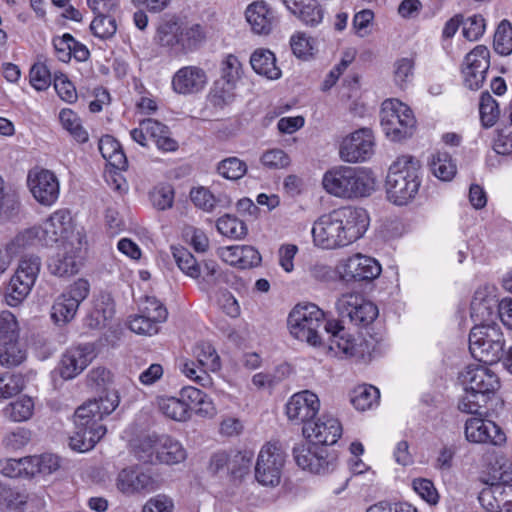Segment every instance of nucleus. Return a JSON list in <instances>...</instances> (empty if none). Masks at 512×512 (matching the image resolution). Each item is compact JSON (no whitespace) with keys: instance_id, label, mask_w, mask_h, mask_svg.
Returning a JSON list of instances; mask_svg holds the SVG:
<instances>
[{"instance_id":"nucleus-60","label":"nucleus","mask_w":512,"mask_h":512,"mask_svg":"<svg viewBox=\"0 0 512 512\" xmlns=\"http://www.w3.org/2000/svg\"><path fill=\"white\" fill-rule=\"evenodd\" d=\"M53 83L57 94L62 100L69 103H73L77 100L76 89L73 83L67 78L65 74H55Z\"/></svg>"},{"instance_id":"nucleus-11","label":"nucleus","mask_w":512,"mask_h":512,"mask_svg":"<svg viewBox=\"0 0 512 512\" xmlns=\"http://www.w3.org/2000/svg\"><path fill=\"white\" fill-rule=\"evenodd\" d=\"M285 457L284 451L277 443L265 444L258 454L255 465V477L257 481L266 486L278 485L280 483Z\"/></svg>"},{"instance_id":"nucleus-14","label":"nucleus","mask_w":512,"mask_h":512,"mask_svg":"<svg viewBox=\"0 0 512 512\" xmlns=\"http://www.w3.org/2000/svg\"><path fill=\"white\" fill-rule=\"evenodd\" d=\"M489 67V49L484 45L476 46L465 56L464 66L462 68L465 86L470 90L480 89Z\"/></svg>"},{"instance_id":"nucleus-21","label":"nucleus","mask_w":512,"mask_h":512,"mask_svg":"<svg viewBox=\"0 0 512 512\" xmlns=\"http://www.w3.org/2000/svg\"><path fill=\"white\" fill-rule=\"evenodd\" d=\"M93 359V347L89 344L71 347L66 350L60 360L58 370L65 379H73L80 374Z\"/></svg>"},{"instance_id":"nucleus-54","label":"nucleus","mask_w":512,"mask_h":512,"mask_svg":"<svg viewBox=\"0 0 512 512\" xmlns=\"http://www.w3.org/2000/svg\"><path fill=\"white\" fill-rule=\"evenodd\" d=\"M30 84L38 91L46 90L51 82L50 69L45 62H36L29 72Z\"/></svg>"},{"instance_id":"nucleus-3","label":"nucleus","mask_w":512,"mask_h":512,"mask_svg":"<svg viewBox=\"0 0 512 512\" xmlns=\"http://www.w3.org/2000/svg\"><path fill=\"white\" fill-rule=\"evenodd\" d=\"M420 164L412 156H401L390 166L386 177V193L390 202L395 205L408 204L420 187Z\"/></svg>"},{"instance_id":"nucleus-35","label":"nucleus","mask_w":512,"mask_h":512,"mask_svg":"<svg viewBox=\"0 0 512 512\" xmlns=\"http://www.w3.org/2000/svg\"><path fill=\"white\" fill-rule=\"evenodd\" d=\"M171 252L176 265L185 275L193 279L200 277L201 265L188 249L182 246H171Z\"/></svg>"},{"instance_id":"nucleus-50","label":"nucleus","mask_w":512,"mask_h":512,"mask_svg":"<svg viewBox=\"0 0 512 512\" xmlns=\"http://www.w3.org/2000/svg\"><path fill=\"white\" fill-rule=\"evenodd\" d=\"M19 338V326L16 317L10 311L0 312V344L16 341Z\"/></svg>"},{"instance_id":"nucleus-23","label":"nucleus","mask_w":512,"mask_h":512,"mask_svg":"<svg viewBox=\"0 0 512 512\" xmlns=\"http://www.w3.org/2000/svg\"><path fill=\"white\" fill-rule=\"evenodd\" d=\"M207 81L204 69L198 66H185L173 75L172 88L178 94H196L205 88Z\"/></svg>"},{"instance_id":"nucleus-7","label":"nucleus","mask_w":512,"mask_h":512,"mask_svg":"<svg viewBox=\"0 0 512 512\" xmlns=\"http://www.w3.org/2000/svg\"><path fill=\"white\" fill-rule=\"evenodd\" d=\"M471 355L483 363H495L504 351L503 333L498 325L474 326L469 334Z\"/></svg>"},{"instance_id":"nucleus-41","label":"nucleus","mask_w":512,"mask_h":512,"mask_svg":"<svg viewBox=\"0 0 512 512\" xmlns=\"http://www.w3.org/2000/svg\"><path fill=\"white\" fill-rule=\"evenodd\" d=\"M59 120L62 127L68 131L73 138L84 143L88 140V133L80 123V119L71 109H62L59 113Z\"/></svg>"},{"instance_id":"nucleus-8","label":"nucleus","mask_w":512,"mask_h":512,"mask_svg":"<svg viewBox=\"0 0 512 512\" xmlns=\"http://www.w3.org/2000/svg\"><path fill=\"white\" fill-rule=\"evenodd\" d=\"M41 268V259L36 255H25L11 277L5 292L6 303L15 307L29 295Z\"/></svg>"},{"instance_id":"nucleus-27","label":"nucleus","mask_w":512,"mask_h":512,"mask_svg":"<svg viewBox=\"0 0 512 512\" xmlns=\"http://www.w3.org/2000/svg\"><path fill=\"white\" fill-rule=\"evenodd\" d=\"M495 307L496 301L493 298L487 297L482 291H476L470 305L474 326L497 325L494 322L498 315Z\"/></svg>"},{"instance_id":"nucleus-4","label":"nucleus","mask_w":512,"mask_h":512,"mask_svg":"<svg viewBox=\"0 0 512 512\" xmlns=\"http://www.w3.org/2000/svg\"><path fill=\"white\" fill-rule=\"evenodd\" d=\"M324 189L336 197L351 199L366 197L374 190L371 173L348 166L327 171L322 180Z\"/></svg>"},{"instance_id":"nucleus-31","label":"nucleus","mask_w":512,"mask_h":512,"mask_svg":"<svg viewBox=\"0 0 512 512\" xmlns=\"http://www.w3.org/2000/svg\"><path fill=\"white\" fill-rule=\"evenodd\" d=\"M70 245L64 244V251L52 256L48 261L49 271L59 277L71 276L78 272L79 263Z\"/></svg>"},{"instance_id":"nucleus-37","label":"nucleus","mask_w":512,"mask_h":512,"mask_svg":"<svg viewBox=\"0 0 512 512\" xmlns=\"http://www.w3.org/2000/svg\"><path fill=\"white\" fill-rule=\"evenodd\" d=\"M193 353L197 363L206 371H217L221 368L220 357L209 342L201 341L197 343Z\"/></svg>"},{"instance_id":"nucleus-2","label":"nucleus","mask_w":512,"mask_h":512,"mask_svg":"<svg viewBox=\"0 0 512 512\" xmlns=\"http://www.w3.org/2000/svg\"><path fill=\"white\" fill-rule=\"evenodd\" d=\"M119 402L116 390H106L98 399L89 400L78 407L74 414L75 431L69 437V446L78 452L91 450L106 434L102 419L110 415Z\"/></svg>"},{"instance_id":"nucleus-25","label":"nucleus","mask_w":512,"mask_h":512,"mask_svg":"<svg viewBox=\"0 0 512 512\" xmlns=\"http://www.w3.org/2000/svg\"><path fill=\"white\" fill-rule=\"evenodd\" d=\"M287 10L304 25L315 27L324 18V9L317 0H281Z\"/></svg>"},{"instance_id":"nucleus-12","label":"nucleus","mask_w":512,"mask_h":512,"mask_svg":"<svg viewBox=\"0 0 512 512\" xmlns=\"http://www.w3.org/2000/svg\"><path fill=\"white\" fill-rule=\"evenodd\" d=\"M339 316L356 326H368L378 316V307L359 294H343L336 302Z\"/></svg>"},{"instance_id":"nucleus-46","label":"nucleus","mask_w":512,"mask_h":512,"mask_svg":"<svg viewBox=\"0 0 512 512\" xmlns=\"http://www.w3.org/2000/svg\"><path fill=\"white\" fill-rule=\"evenodd\" d=\"M494 49L503 56L512 53V26L511 23L504 19L498 25L494 34Z\"/></svg>"},{"instance_id":"nucleus-9","label":"nucleus","mask_w":512,"mask_h":512,"mask_svg":"<svg viewBox=\"0 0 512 512\" xmlns=\"http://www.w3.org/2000/svg\"><path fill=\"white\" fill-rule=\"evenodd\" d=\"M292 452L299 467L315 474L333 471L337 465V454L334 451L320 447L311 440L296 444Z\"/></svg>"},{"instance_id":"nucleus-29","label":"nucleus","mask_w":512,"mask_h":512,"mask_svg":"<svg viewBox=\"0 0 512 512\" xmlns=\"http://www.w3.org/2000/svg\"><path fill=\"white\" fill-rule=\"evenodd\" d=\"M159 434H148L135 439L132 442V450L135 457L148 464L161 463Z\"/></svg>"},{"instance_id":"nucleus-48","label":"nucleus","mask_w":512,"mask_h":512,"mask_svg":"<svg viewBox=\"0 0 512 512\" xmlns=\"http://www.w3.org/2000/svg\"><path fill=\"white\" fill-rule=\"evenodd\" d=\"M234 84L216 81L212 91L209 94L210 103L216 108H224L230 105L234 98Z\"/></svg>"},{"instance_id":"nucleus-55","label":"nucleus","mask_w":512,"mask_h":512,"mask_svg":"<svg viewBox=\"0 0 512 512\" xmlns=\"http://www.w3.org/2000/svg\"><path fill=\"white\" fill-rule=\"evenodd\" d=\"M140 312L144 314V317L150 318L157 323L166 320L168 312L166 307L153 296H146L141 304Z\"/></svg>"},{"instance_id":"nucleus-6","label":"nucleus","mask_w":512,"mask_h":512,"mask_svg":"<svg viewBox=\"0 0 512 512\" xmlns=\"http://www.w3.org/2000/svg\"><path fill=\"white\" fill-rule=\"evenodd\" d=\"M380 124L386 137L395 142L410 138L416 129L412 110L397 99H387L382 103Z\"/></svg>"},{"instance_id":"nucleus-24","label":"nucleus","mask_w":512,"mask_h":512,"mask_svg":"<svg viewBox=\"0 0 512 512\" xmlns=\"http://www.w3.org/2000/svg\"><path fill=\"white\" fill-rule=\"evenodd\" d=\"M381 273L380 264L371 257L355 254L349 257L343 267L342 278L350 281H370Z\"/></svg>"},{"instance_id":"nucleus-10","label":"nucleus","mask_w":512,"mask_h":512,"mask_svg":"<svg viewBox=\"0 0 512 512\" xmlns=\"http://www.w3.org/2000/svg\"><path fill=\"white\" fill-rule=\"evenodd\" d=\"M90 284L86 279L79 278L70 284L55 299L51 308V318L57 324H66L76 315L80 304L88 297Z\"/></svg>"},{"instance_id":"nucleus-58","label":"nucleus","mask_w":512,"mask_h":512,"mask_svg":"<svg viewBox=\"0 0 512 512\" xmlns=\"http://www.w3.org/2000/svg\"><path fill=\"white\" fill-rule=\"evenodd\" d=\"M181 372L202 387H209L212 385V379L207 371L202 367H197L194 361L184 360L179 364Z\"/></svg>"},{"instance_id":"nucleus-1","label":"nucleus","mask_w":512,"mask_h":512,"mask_svg":"<svg viewBox=\"0 0 512 512\" xmlns=\"http://www.w3.org/2000/svg\"><path fill=\"white\" fill-rule=\"evenodd\" d=\"M369 226V216L365 209L342 206L321 215L313 224L314 243L323 249H336L348 246L360 239Z\"/></svg>"},{"instance_id":"nucleus-62","label":"nucleus","mask_w":512,"mask_h":512,"mask_svg":"<svg viewBox=\"0 0 512 512\" xmlns=\"http://www.w3.org/2000/svg\"><path fill=\"white\" fill-rule=\"evenodd\" d=\"M262 164L269 169H283L290 165L291 159L281 149H271L261 156Z\"/></svg>"},{"instance_id":"nucleus-42","label":"nucleus","mask_w":512,"mask_h":512,"mask_svg":"<svg viewBox=\"0 0 512 512\" xmlns=\"http://www.w3.org/2000/svg\"><path fill=\"white\" fill-rule=\"evenodd\" d=\"M219 233L232 239H242L247 235L246 224L230 214H225L216 222Z\"/></svg>"},{"instance_id":"nucleus-33","label":"nucleus","mask_w":512,"mask_h":512,"mask_svg":"<svg viewBox=\"0 0 512 512\" xmlns=\"http://www.w3.org/2000/svg\"><path fill=\"white\" fill-rule=\"evenodd\" d=\"M159 441L161 463L173 465L186 459V450L178 440L170 435L161 434Z\"/></svg>"},{"instance_id":"nucleus-16","label":"nucleus","mask_w":512,"mask_h":512,"mask_svg":"<svg viewBox=\"0 0 512 512\" xmlns=\"http://www.w3.org/2000/svg\"><path fill=\"white\" fill-rule=\"evenodd\" d=\"M302 433L306 439L320 444V447L333 445L342 435V426L338 419L323 415L317 421L306 423L302 428Z\"/></svg>"},{"instance_id":"nucleus-59","label":"nucleus","mask_w":512,"mask_h":512,"mask_svg":"<svg viewBox=\"0 0 512 512\" xmlns=\"http://www.w3.org/2000/svg\"><path fill=\"white\" fill-rule=\"evenodd\" d=\"M500 497L499 482L492 483L491 485L483 488L478 496L481 506L487 511L500 512L498 499Z\"/></svg>"},{"instance_id":"nucleus-39","label":"nucleus","mask_w":512,"mask_h":512,"mask_svg":"<svg viewBox=\"0 0 512 512\" xmlns=\"http://www.w3.org/2000/svg\"><path fill=\"white\" fill-rule=\"evenodd\" d=\"M0 365L5 368H13L22 364L26 359V350L18 340L6 344H0Z\"/></svg>"},{"instance_id":"nucleus-34","label":"nucleus","mask_w":512,"mask_h":512,"mask_svg":"<svg viewBox=\"0 0 512 512\" xmlns=\"http://www.w3.org/2000/svg\"><path fill=\"white\" fill-rule=\"evenodd\" d=\"M180 32L181 26L176 21H165L158 26L155 39L160 46L180 53Z\"/></svg>"},{"instance_id":"nucleus-53","label":"nucleus","mask_w":512,"mask_h":512,"mask_svg":"<svg viewBox=\"0 0 512 512\" xmlns=\"http://www.w3.org/2000/svg\"><path fill=\"white\" fill-rule=\"evenodd\" d=\"M90 30L100 39H109L117 31L116 20L111 15L95 16L90 24Z\"/></svg>"},{"instance_id":"nucleus-26","label":"nucleus","mask_w":512,"mask_h":512,"mask_svg":"<svg viewBox=\"0 0 512 512\" xmlns=\"http://www.w3.org/2000/svg\"><path fill=\"white\" fill-rule=\"evenodd\" d=\"M71 229V217L68 211L58 210L54 212L44 223L43 239L46 245L64 242Z\"/></svg>"},{"instance_id":"nucleus-43","label":"nucleus","mask_w":512,"mask_h":512,"mask_svg":"<svg viewBox=\"0 0 512 512\" xmlns=\"http://www.w3.org/2000/svg\"><path fill=\"white\" fill-rule=\"evenodd\" d=\"M479 113L481 123L486 128L492 127L500 116L499 105L488 91L481 94Z\"/></svg>"},{"instance_id":"nucleus-40","label":"nucleus","mask_w":512,"mask_h":512,"mask_svg":"<svg viewBox=\"0 0 512 512\" xmlns=\"http://www.w3.org/2000/svg\"><path fill=\"white\" fill-rule=\"evenodd\" d=\"M20 202L15 191L8 188L0 175V219H8L16 215Z\"/></svg>"},{"instance_id":"nucleus-38","label":"nucleus","mask_w":512,"mask_h":512,"mask_svg":"<svg viewBox=\"0 0 512 512\" xmlns=\"http://www.w3.org/2000/svg\"><path fill=\"white\" fill-rule=\"evenodd\" d=\"M159 409L163 415L175 421H186L191 415L188 411V404L176 397L161 398Z\"/></svg>"},{"instance_id":"nucleus-49","label":"nucleus","mask_w":512,"mask_h":512,"mask_svg":"<svg viewBox=\"0 0 512 512\" xmlns=\"http://www.w3.org/2000/svg\"><path fill=\"white\" fill-rule=\"evenodd\" d=\"M217 172L228 180H238L247 172V165L237 157H228L217 165Z\"/></svg>"},{"instance_id":"nucleus-64","label":"nucleus","mask_w":512,"mask_h":512,"mask_svg":"<svg viewBox=\"0 0 512 512\" xmlns=\"http://www.w3.org/2000/svg\"><path fill=\"white\" fill-rule=\"evenodd\" d=\"M0 497L9 509H18L27 503V495L17 489L0 485Z\"/></svg>"},{"instance_id":"nucleus-15","label":"nucleus","mask_w":512,"mask_h":512,"mask_svg":"<svg viewBox=\"0 0 512 512\" xmlns=\"http://www.w3.org/2000/svg\"><path fill=\"white\" fill-rule=\"evenodd\" d=\"M374 151V136L369 128H361L346 137L340 147V156L346 162L364 161Z\"/></svg>"},{"instance_id":"nucleus-57","label":"nucleus","mask_w":512,"mask_h":512,"mask_svg":"<svg viewBox=\"0 0 512 512\" xmlns=\"http://www.w3.org/2000/svg\"><path fill=\"white\" fill-rule=\"evenodd\" d=\"M190 198L196 207L205 212H212L220 201L205 187L193 188Z\"/></svg>"},{"instance_id":"nucleus-36","label":"nucleus","mask_w":512,"mask_h":512,"mask_svg":"<svg viewBox=\"0 0 512 512\" xmlns=\"http://www.w3.org/2000/svg\"><path fill=\"white\" fill-rule=\"evenodd\" d=\"M432 174L442 181H450L456 174V164L449 153L438 151L432 155L430 161Z\"/></svg>"},{"instance_id":"nucleus-47","label":"nucleus","mask_w":512,"mask_h":512,"mask_svg":"<svg viewBox=\"0 0 512 512\" xmlns=\"http://www.w3.org/2000/svg\"><path fill=\"white\" fill-rule=\"evenodd\" d=\"M205 39L203 28L199 24L181 28L180 53H187L196 49Z\"/></svg>"},{"instance_id":"nucleus-20","label":"nucleus","mask_w":512,"mask_h":512,"mask_svg":"<svg viewBox=\"0 0 512 512\" xmlns=\"http://www.w3.org/2000/svg\"><path fill=\"white\" fill-rule=\"evenodd\" d=\"M462 384L469 387L472 391L485 396L489 399L490 394H494L500 386L498 377L488 368L483 366H469L461 373Z\"/></svg>"},{"instance_id":"nucleus-52","label":"nucleus","mask_w":512,"mask_h":512,"mask_svg":"<svg viewBox=\"0 0 512 512\" xmlns=\"http://www.w3.org/2000/svg\"><path fill=\"white\" fill-rule=\"evenodd\" d=\"M25 385L21 374L4 373L0 375V399H8L19 394Z\"/></svg>"},{"instance_id":"nucleus-30","label":"nucleus","mask_w":512,"mask_h":512,"mask_svg":"<svg viewBox=\"0 0 512 512\" xmlns=\"http://www.w3.org/2000/svg\"><path fill=\"white\" fill-rule=\"evenodd\" d=\"M250 64L257 74L268 79L275 80L281 77V70L276 65L275 55L268 49L255 50L250 57Z\"/></svg>"},{"instance_id":"nucleus-51","label":"nucleus","mask_w":512,"mask_h":512,"mask_svg":"<svg viewBox=\"0 0 512 512\" xmlns=\"http://www.w3.org/2000/svg\"><path fill=\"white\" fill-rule=\"evenodd\" d=\"M253 453L251 451H238L229 454V473L235 478H242L252 465Z\"/></svg>"},{"instance_id":"nucleus-61","label":"nucleus","mask_w":512,"mask_h":512,"mask_svg":"<svg viewBox=\"0 0 512 512\" xmlns=\"http://www.w3.org/2000/svg\"><path fill=\"white\" fill-rule=\"evenodd\" d=\"M414 62L409 58H402L396 61L394 80L400 88H405L413 79Z\"/></svg>"},{"instance_id":"nucleus-56","label":"nucleus","mask_w":512,"mask_h":512,"mask_svg":"<svg viewBox=\"0 0 512 512\" xmlns=\"http://www.w3.org/2000/svg\"><path fill=\"white\" fill-rule=\"evenodd\" d=\"M464 391L465 394L459 400L458 409L464 413H478V410L487 403L486 397L466 386H464Z\"/></svg>"},{"instance_id":"nucleus-45","label":"nucleus","mask_w":512,"mask_h":512,"mask_svg":"<svg viewBox=\"0 0 512 512\" xmlns=\"http://www.w3.org/2000/svg\"><path fill=\"white\" fill-rule=\"evenodd\" d=\"M34 409V403L30 397H22L11 402L5 409L4 414L14 422H22L28 420Z\"/></svg>"},{"instance_id":"nucleus-44","label":"nucleus","mask_w":512,"mask_h":512,"mask_svg":"<svg viewBox=\"0 0 512 512\" xmlns=\"http://www.w3.org/2000/svg\"><path fill=\"white\" fill-rule=\"evenodd\" d=\"M380 396L379 390L372 385H362L353 390L351 403L357 410L365 411L372 407Z\"/></svg>"},{"instance_id":"nucleus-32","label":"nucleus","mask_w":512,"mask_h":512,"mask_svg":"<svg viewBox=\"0 0 512 512\" xmlns=\"http://www.w3.org/2000/svg\"><path fill=\"white\" fill-rule=\"evenodd\" d=\"M115 314L114 302L110 295H101L87 317V325L93 329L103 328Z\"/></svg>"},{"instance_id":"nucleus-18","label":"nucleus","mask_w":512,"mask_h":512,"mask_svg":"<svg viewBox=\"0 0 512 512\" xmlns=\"http://www.w3.org/2000/svg\"><path fill=\"white\" fill-rule=\"evenodd\" d=\"M465 437L471 443H490L495 446L506 442L505 433L495 422L476 417L466 421Z\"/></svg>"},{"instance_id":"nucleus-22","label":"nucleus","mask_w":512,"mask_h":512,"mask_svg":"<svg viewBox=\"0 0 512 512\" xmlns=\"http://www.w3.org/2000/svg\"><path fill=\"white\" fill-rule=\"evenodd\" d=\"M161 481L149 472L123 469L117 478L118 489L126 494L151 493L159 489Z\"/></svg>"},{"instance_id":"nucleus-13","label":"nucleus","mask_w":512,"mask_h":512,"mask_svg":"<svg viewBox=\"0 0 512 512\" xmlns=\"http://www.w3.org/2000/svg\"><path fill=\"white\" fill-rule=\"evenodd\" d=\"M27 185L35 200L43 206H52L58 200L59 180L50 170H30L27 176Z\"/></svg>"},{"instance_id":"nucleus-5","label":"nucleus","mask_w":512,"mask_h":512,"mask_svg":"<svg viewBox=\"0 0 512 512\" xmlns=\"http://www.w3.org/2000/svg\"><path fill=\"white\" fill-rule=\"evenodd\" d=\"M288 327L293 337L311 346H321L325 331V314L313 303L296 305L288 316Z\"/></svg>"},{"instance_id":"nucleus-17","label":"nucleus","mask_w":512,"mask_h":512,"mask_svg":"<svg viewBox=\"0 0 512 512\" xmlns=\"http://www.w3.org/2000/svg\"><path fill=\"white\" fill-rule=\"evenodd\" d=\"M320 408L318 396L309 391L304 390L295 393L286 404V414L288 418L297 423H311L317 415Z\"/></svg>"},{"instance_id":"nucleus-19","label":"nucleus","mask_w":512,"mask_h":512,"mask_svg":"<svg viewBox=\"0 0 512 512\" xmlns=\"http://www.w3.org/2000/svg\"><path fill=\"white\" fill-rule=\"evenodd\" d=\"M325 332L328 335L330 350L343 353L349 357H363V342L357 343V340L348 334L340 321H327Z\"/></svg>"},{"instance_id":"nucleus-28","label":"nucleus","mask_w":512,"mask_h":512,"mask_svg":"<svg viewBox=\"0 0 512 512\" xmlns=\"http://www.w3.org/2000/svg\"><path fill=\"white\" fill-rule=\"evenodd\" d=\"M245 16L253 32L259 35L269 34L275 23L274 13L264 1L250 4Z\"/></svg>"},{"instance_id":"nucleus-63","label":"nucleus","mask_w":512,"mask_h":512,"mask_svg":"<svg viewBox=\"0 0 512 512\" xmlns=\"http://www.w3.org/2000/svg\"><path fill=\"white\" fill-rule=\"evenodd\" d=\"M463 35L470 41L479 39L485 31V19L482 15H473L468 17L462 23Z\"/></svg>"}]
</instances>
